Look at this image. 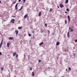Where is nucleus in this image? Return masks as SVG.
Instances as JSON below:
<instances>
[{
	"label": "nucleus",
	"mask_w": 77,
	"mask_h": 77,
	"mask_svg": "<svg viewBox=\"0 0 77 77\" xmlns=\"http://www.w3.org/2000/svg\"><path fill=\"white\" fill-rule=\"evenodd\" d=\"M77 42V39H75V42Z\"/></svg>",
	"instance_id": "nucleus-27"
},
{
	"label": "nucleus",
	"mask_w": 77,
	"mask_h": 77,
	"mask_svg": "<svg viewBox=\"0 0 77 77\" xmlns=\"http://www.w3.org/2000/svg\"><path fill=\"white\" fill-rule=\"evenodd\" d=\"M13 17H16V16H13Z\"/></svg>",
	"instance_id": "nucleus-47"
},
{
	"label": "nucleus",
	"mask_w": 77,
	"mask_h": 77,
	"mask_svg": "<svg viewBox=\"0 0 77 77\" xmlns=\"http://www.w3.org/2000/svg\"><path fill=\"white\" fill-rule=\"evenodd\" d=\"M1 3V1H0V3Z\"/></svg>",
	"instance_id": "nucleus-51"
},
{
	"label": "nucleus",
	"mask_w": 77,
	"mask_h": 77,
	"mask_svg": "<svg viewBox=\"0 0 77 77\" xmlns=\"http://www.w3.org/2000/svg\"><path fill=\"white\" fill-rule=\"evenodd\" d=\"M2 52H0V55H2Z\"/></svg>",
	"instance_id": "nucleus-38"
},
{
	"label": "nucleus",
	"mask_w": 77,
	"mask_h": 77,
	"mask_svg": "<svg viewBox=\"0 0 77 77\" xmlns=\"http://www.w3.org/2000/svg\"><path fill=\"white\" fill-rule=\"evenodd\" d=\"M57 8H59V6L58 5L57 6Z\"/></svg>",
	"instance_id": "nucleus-40"
},
{
	"label": "nucleus",
	"mask_w": 77,
	"mask_h": 77,
	"mask_svg": "<svg viewBox=\"0 0 77 77\" xmlns=\"http://www.w3.org/2000/svg\"><path fill=\"white\" fill-rule=\"evenodd\" d=\"M67 18L68 19L69 22H70V17H69V16H67Z\"/></svg>",
	"instance_id": "nucleus-2"
},
{
	"label": "nucleus",
	"mask_w": 77,
	"mask_h": 77,
	"mask_svg": "<svg viewBox=\"0 0 77 77\" xmlns=\"http://www.w3.org/2000/svg\"><path fill=\"white\" fill-rule=\"evenodd\" d=\"M32 32V33H34V31H33Z\"/></svg>",
	"instance_id": "nucleus-50"
},
{
	"label": "nucleus",
	"mask_w": 77,
	"mask_h": 77,
	"mask_svg": "<svg viewBox=\"0 0 77 77\" xmlns=\"http://www.w3.org/2000/svg\"><path fill=\"white\" fill-rule=\"evenodd\" d=\"M17 53L16 52H15L14 53H13V56H15V54H16Z\"/></svg>",
	"instance_id": "nucleus-18"
},
{
	"label": "nucleus",
	"mask_w": 77,
	"mask_h": 77,
	"mask_svg": "<svg viewBox=\"0 0 77 77\" xmlns=\"http://www.w3.org/2000/svg\"><path fill=\"white\" fill-rule=\"evenodd\" d=\"M66 71H67V72L68 71V70L67 69H66Z\"/></svg>",
	"instance_id": "nucleus-45"
},
{
	"label": "nucleus",
	"mask_w": 77,
	"mask_h": 77,
	"mask_svg": "<svg viewBox=\"0 0 77 77\" xmlns=\"http://www.w3.org/2000/svg\"><path fill=\"white\" fill-rule=\"evenodd\" d=\"M54 32L52 33L53 35H54V33H55V32L54 30Z\"/></svg>",
	"instance_id": "nucleus-28"
},
{
	"label": "nucleus",
	"mask_w": 77,
	"mask_h": 77,
	"mask_svg": "<svg viewBox=\"0 0 77 77\" xmlns=\"http://www.w3.org/2000/svg\"><path fill=\"white\" fill-rule=\"evenodd\" d=\"M68 3V0H66L65 3L66 4H67Z\"/></svg>",
	"instance_id": "nucleus-10"
},
{
	"label": "nucleus",
	"mask_w": 77,
	"mask_h": 77,
	"mask_svg": "<svg viewBox=\"0 0 77 77\" xmlns=\"http://www.w3.org/2000/svg\"><path fill=\"white\" fill-rule=\"evenodd\" d=\"M2 46V45L0 44V48H1Z\"/></svg>",
	"instance_id": "nucleus-34"
},
{
	"label": "nucleus",
	"mask_w": 77,
	"mask_h": 77,
	"mask_svg": "<svg viewBox=\"0 0 77 77\" xmlns=\"http://www.w3.org/2000/svg\"><path fill=\"white\" fill-rule=\"evenodd\" d=\"M29 57H30V55H29V56H28V59H29Z\"/></svg>",
	"instance_id": "nucleus-39"
},
{
	"label": "nucleus",
	"mask_w": 77,
	"mask_h": 77,
	"mask_svg": "<svg viewBox=\"0 0 77 77\" xmlns=\"http://www.w3.org/2000/svg\"><path fill=\"white\" fill-rule=\"evenodd\" d=\"M13 6V4H11V6Z\"/></svg>",
	"instance_id": "nucleus-41"
},
{
	"label": "nucleus",
	"mask_w": 77,
	"mask_h": 77,
	"mask_svg": "<svg viewBox=\"0 0 77 77\" xmlns=\"http://www.w3.org/2000/svg\"><path fill=\"white\" fill-rule=\"evenodd\" d=\"M21 9H22L21 8H20V9H19V11H21Z\"/></svg>",
	"instance_id": "nucleus-42"
},
{
	"label": "nucleus",
	"mask_w": 77,
	"mask_h": 77,
	"mask_svg": "<svg viewBox=\"0 0 77 77\" xmlns=\"http://www.w3.org/2000/svg\"><path fill=\"white\" fill-rule=\"evenodd\" d=\"M11 22H12L13 23H14L15 22V19H13L11 20Z\"/></svg>",
	"instance_id": "nucleus-4"
},
{
	"label": "nucleus",
	"mask_w": 77,
	"mask_h": 77,
	"mask_svg": "<svg viewBox=\"0 0 77 77\" xmlns=\"http://www.w3.org/2000/svg\"><path fill=\"white\" fill-rule=\"evenodd\" d=\"M29 68L30 69L29 70V71H32V68Z\"/></svg>",
	"instance_id": "nucleus-22"
},
{
	"label": "nucleus",
	"mask_w": 77,
	"mask_h": 77,
	"mask_svg": "<svg viewBox=\"0 0 77 77\" xmlns=\"http://www.w3.org/2000/svg\"><path fill=\"white\" fill-rule=\"evenodd\" d=\"M44 44V42H42L39 44V45H42V44Z\"/></svg>",
	"instance_id": "nucleus-13"
},
{
	"label": "nucleus",
	"mask_w": 77,
	"mask_h": 77,
	"mask_svg": "<svg viewBox=\"0 0 77 77\" xmlns=\"http://www.w3.org/2000/svg\"><path fill=\"white\" fill-rule=\"evenodd\" d=\"M71 69L70 67H69V71H71Z\"/></svg>",
	"instance_id": "nucleus-23"
},
{
	"label": "nucleus",
	"mask_w": 77,
	"mask_h": 77,
	"mask_svg": "<svg viewBox=\"0 0 77 77\" xmlns=\"http://www.w3.org/2000/svg\"><path fill=\"white\" fill-rule=\"evenodd\" d=\"M23 3H25V2H26V0H23Z\"/></svg>",
	"instance_id": "nucleus-31"
},
{
	"label": "nucleus",
	"mask_w": 77,
	"mask_h": 77,
	"mask_svg": "<svg viewBox=\"0 0 77 77\" xmlns=\"http://www.w3.org/2000/svg\"><path fill=\"white\" fill-rule=\"evenodd\" d=\"M32 76H34L35 75V74L34 72H32Z\"/></svg>",
	"instance_id": "nucleus-14"
},
{
	"label": "nucleus",
	"mask_w": 77,
	"mask_h": 77,
	"mask_svg": "<svg viewBox=\"0 0 77 77\" xmlns=\"http://www.w3.org/2000/svg\"><path fill=\"white\" fill-rule=\"evenodd\" d=\"M24 57L25 58H26V57H25V54H24Z\"/></svg>",
	"instance_id": "nucleus-44"
},
{
	"label": "nucleus",
	"mask_w": 77,
	"mask_h": 77,
	"mask_svg": "<svg viewBox=\"0 0 77 77\" xmlns=\"http://www.w3.org/2000/svg\"><path fill=\"white\" fill-rule=\"evenodd\" d=\"M13 39H14V38L12 37H10L9 38V39H10V40H12Z\"/></svg>",
	"instance_id": "nucleus-7"
},
{
	"label": "nucleus",
	"mask_w": 77,
	"mask_h": 77,
	"mask_svg": "<svg viewBox=\"0 0 77 77\" xmlns=\"http://www.w3.org/2000/svg\"><path fill=\"white\" fill-rule=\"evenodd\" d=\"M71 27V28H73V26H72Z\"/></svg>",
	"instance_id": "nucleus-43"
},
{
	"label": "nucleus",
	"mask_w": 77,
	"mask_h": 77,
	"mask_svg": "<svg viewBox=\"0 0 77 77\" xmlns=\"http://www.w3.org/2000/svg\"><path fill=\"white\" fill-rule=\"evenodd\" d=\"M18 3H17L16 5H15V9H17V6H18Z\"/></svg>",
	"instance_id": "nucleus-1"
},
{
	"label": "nucleus",
	"mask_w": 77,
	"mask_h": 77,
	"mask_svg": "<svg viewBox=\"0 0 77 77\" xmlns=\"http://www.w3.org/2000/svg\"><path fill=\"white\" fill-rule=\"evenodd\" d=\"M45 26H46V27H47V23L45 24Z\"/></svg>",
	"instance_id": "nucleus-32"
},
{
	"label": "nucleus",
	"mask_w": 77,
	"mask_h": 77,
	"mask_svg": "<svg viewBox=\"0 0 77 77\" xmlns=\"http://www.w3.org/2000/svg\"><path fill=\"white\" fill-rule=\"evenodd\" d=\"M48 35H50V31L48 30Z\"/></svg>",
	"instance_id": "nucleus-26"
},
{
	"label": "nucleus",
	"mask_w": 77,
	"mask_h": 77,
	"mask_svg": "<svg viewBox=\"0 0 77 77\" xmlns=\"http://www.w3.org/2000/svg\"><path fill=\"white\" fill-rule=\"evenodd\" d=\"M27 17V14L25 15L24 17V18H26Z\"/></svg>",
	"instance_id": "nucleus-8"
},
{
	"label": "nucleus",
	"mask_w": 77,
	"mask_h": 77,
	"mask_svg": "<svg viewBox=\"0 0 77 77\" xmlns=\"http://www.w3.org/2000/svg\"><path fill=\"white\" fill-rule=\"evenodd\" d=\"M20 1H21V0H19L18 2H20Z\"/></svg>",
	"instance_id": "nucleus-46"
},
{
	"label": "nucleus",
	"mask_w": 77,
	"mask_h": 77,
	"mask_svg": "<svg viewBox=\"0 0 77 77\" xmlns=\"http://www.w3.org/2000/svg\"><path fill=\"white\" fill-rule=\"evenodd\" d=\"M60 44V43L59 42H57L56 43V45H59V44Z\"/></svg>",
	"instance_id": "nucleus-9"
},
{
	"label": "nucleus",
	"mask_w": 77,
	"mask_h": 77,
	"mask_svg": "<svg viewBox=\"0 0 77 77\" xmlns=\"http://www.w3.org/2000/svg\"><path fill=\"white\" fill-rule=\"evenodd\" d=\"M15 3H16V1L14 2L13 3H12V4H14Z\"/></svg>",
	"instance_id": "nucleus-35"
},
{
	"label": "nucleus",
	"mask_w": 77,
	"mask_h": 77,
	"mask_svg": "<svg viewBox=\"0 0 77 77\" xmlns=\"http://www.w3.org/2000/svg\"><path fill=\"white\" fill-rule=\"evenodd\" d=\"M28 35L29 36H31V34H29Z\"/></svg>",
	"instance_id": "nucleus-25"
},
{
	"label": "nucleus",
	"mask_w": 77,
	"mask_h": 77,
	"mask_svg": "<svg viewBox=\"0 0 77 77\" xmlns=\"http://www.w3.org/2000/svg\"><path fill=\"white\" fill-rule=\"evenodd\" d=\"M69 30L70 32H72L73 31V29H72L71 28H69Z\"/></svg>",
	"instance_id": "nucleus-5"
},
{
	"label": "nucleus",
	"mask_w": 77,
	"mask_h": 77,
	"mask_svg": "<svg viewBox=\"0 0 77 77\" xmlns=\"http://www.w3.org/2000/svg\"><path fill=\"white\" fill-rule=\"evenodd\" d=\"M9 43H7V46L8 47H9Z\"/></svg>",
	"instance_id": "nucleus-17"
},
{
	"label": "nucleus",
	"mask_w": 77,
	"mask_h": 77,
	"mask_svg": "<svg viewBox=\"0 0 77 77\" xmlns=\"http://www.w3.org/2000/svg\"><path fill=\"white\" fill-rule=\"evenodd\" d=\"M50 10L49 11L50 12H51V11H52V9H51V8L50 9Z\"/></svg>",
	"instance_id": "nucleus-33"
},
{
	"label": "nucleus",
	"mask_w": 77,
	"mask_h": 77,
	"mask_svg": "<svg viewBox=\"0 0 77 77\" xmlns=\"http://www.w3.org/2000/svg\"><path fill=\"white\" fill-rule=\"evenodd\" d=\"M11 8H12V6H11Z\"/></svg>",
	"instance_id": "nucleus-53"
},
{
	"label": "nucleus",
	"mask_w": 77,
	"mask_h": 77,
	"mask_svg": "<svg viewBox=\"0 0 77 77\" xmlns=\"http://www.w3.org/2000/svg\"><path fill=\"white\" fill-rule=\"evenodd\" d=\"M29 42H31V40H29Z\"/></svg>",
	"instance_id": "nucleus-52"
},
{
	"label": "nucleus",
	"mask_w": 77,
	"mask_h": 77,
	"mask_svg": "<svg viewBox=\"0 0 77 77\" xmlns=\"http://www.w3.org/2000/svg\"><path fill=\"white\" fill-rule=\"evenodd\" d=\"M23 6H22L20 8L22 9H23Z\"/></svg>",
	"instance_id": "nucleus-36"
},
{
	"label": "nucleus",
	"mask_w": 77,
	"mask_h": 77,
	"mask_svg": "<svg viewBox=\"0 0 77 77\" xmlns=\"http://www.w3.org/2000/svg\"><path fill=\"white\" fill-rule=\"evenodd\" d=\"M15 32L16 35H18V31L16 30L15 31Z\"/></svg>",
	"instance_id": "nucleus-6"
},
{
	"label": "nucleus",
	"mask_w": 77,
	"mask_h": 77,
	"mask_svg": "<svg viewBox=\"0 0 77 77\" xmlns=\"http://www.w3.org/2000/svg\"><path fill=\"white\" fill-rule=\"evenodd\" d=\"M58 57H57V59H58Z\"/></svg>",
	"instance_id": "nucleus-49"
},
{
	"label": "nucleus",
	"mask_w": 77,
	"mask_h": 77,
	"mask_svg": "<svg viewBox=\"0 0 77 77\" xmlns=\"http://www.w3.org/2000/svg\"><path fill=\"white\" fill-rule=\"evenodd\" d=\"M67 23V20H65V24H66Z\"/></svg>",
	"instance_id": "nucleus-20"
},
{
	"label": "nucleus",
	"mask_w": 77,
	"mask_h": 77,
	"mask_svg": "<svg viewBox=\"0 0 77 77\" xmlns=\"http://www.w3.org/2000/svg\"><path fill=\"white\" fill-rule=\"evenodd\" d=\"M18 54H17L16 55V57H18Z\"/></svg>",
	"instance_id": "nucleus-24"
},
{
	"label": "nucleus",
	"mask_w": 77,
	"mask_h": 77,
	"mask_svg": "<svg viewBox=\"0 0 77 77\" xmlns=\"http://www.w3.org/2000/svg\"><path fill=\"white\" fill-rule=\"evenodd\" d=\"M41 32H42H42H43V31L42 30V31H41Z\"/></svg>",
	"instance_id": "nucleus-48"
},
{
	"label": "nucleus",
	"mask_w": 77,
	"mask_h": 77,
	"mask_svg": "<svg viewBox=\"0 0 77 77\" xmlns=\"http://www.w3.org/2000/svg\"><path fill=\"white\" fill-rule=\"evenodd\" d=\"M41 12H39L38 13V16H41Z\"/></svg>",
	"instance_id": "nucleus-11"
},
{
	"label": "nucleus",
	"mask_w": 77,
	"mask_h": 77,
	"mask_svg": "<svg viewBox=\"0 0 77 77\" xmlns=\"http://www.w3.org/2000/svg\"><path fill=\"white\" fill-rule=\"evenodd\" d=\"M1 69L2 71H3V69H4L3 67L1 68Z\"/></svg>",
	"instance_id": "nucleus-30"
},
{
	"label": "nucleus",
	"mask_w": 77,
	"mask_h": 77,
	"mask_svg": "<svg viewBox=\"0 0 77 77\" xmlns=\"http://www.w3.org/2000/svg\"><path fill=\"white\" fill-rule=\"evenodd\" d=\"M73 56H76V54H73Z\"/></svg>",
	"instance_id": "nucleus-29"
},
{
	"label": "nucleus",
	"mask_w": 77,
	"mask_h": 77,
	"mask_svg": "<svg viewBox=\"0 0 77 77\" xmlns=\"http://www.w3.org/2000/svg\"><path fill=\"white\" fill-rule=\"evenodd\" d=\"M65 13L66 14H68V12L66 11H65Z\"/></svg>",
	"instance_id": "nucleus-37"
},
{
	"label": "nucleus",
	"mask_w": 77,
	"mask_h": 77,
	"mask_svg": "<svg viewBox=\"0 0 77 77\" xmlns=\"http://www.w3.org/2000/svg\"><path fill=\"white\" fill-rule=\"evenodd\" d=\"M49 39V38H48V39Z\"/></svg>",
	"instance_id": "nucleus-54"
},
{
	"label": "nucleus",
	"mask_w": 77,
	"mask_h": 77,
	"mask_svg": "<svg viewBox=\"0 0 77 77\" xmlns=\"http://www.w3.org/2000/svg\"><path fill=\"white\" fill-rule=\"evenodd\" d=\"M38 62H39V63H40V62H42V60H38Z\"/></svg>",
	"instance_id": "nucleus-16"
},
{
	"label": "nucleus",
	"mask_w": 77,
	"mask_h": 77,
	"mask_svg": "<svg viewBox=\"0 0 77 77\" xmlns=\"http://www.w3.org/2000/svg\"><path fill=\"white\" fill-rule=\"evenodd\" d=\"M3 39L2 40V41L1 42V43L0 44H1L2 45V44H3Z\"/></svg>",
	"instance_id": "nucleus-21"
},
{
	"label": "nucleus",
	"mask_w": 77,
	"mask_h": 77,
	"mask_svg": "<svg viewBox=\"0 0 77 77\" xmlns=\"http://www.w3.org/2000/svg\"><path fill=\"white\" fill-rule=\"evenodd\" d=\"M66 11L68 12H69V10L68 8H66Z\"/></svg>",
	"instance_id": "nucleus-19"
},
{
	"label": "nucleus",
	"mask_w": 77,
	"mask_h": 77,
	"mask_svg": "<svg viewBox=\"0 0 77 77\" xmlns=\"http://www.w3.org/2000/svg\"><path fill=\"white\" fill-rule=\"evenodd\" d=\"M60 6L61 8H63L64 6H63V5L62 4H60Z\"/></svg>",
	"instance_id": "nucleus-3"
},
{
	"label": "nucleus",
	"mask_w": 77,
	"mask_h": 77,
	"mask_svg": "<svg viewBox=\"0 0 77 77\" xmlns=\"http://www.w3.org/2000/svg\"><path fill=\"white\" fill-rule=\"evenodd\" d=\"M34 74H36V73H34Z\"/></svg>",
	"instance_id": "nucleus-55"
},
{
	"label": "nucleus",
	"mask_w": 77,
	"mask_h": 77,
	"mask_svg": "<svg viewBox=\"0 0 77 77\" xmlns=\"http://www.w3.org/2000/svg\"><path fill=\"white\" fill-rule=\"evenodd\" d=\"M67 36L68 37H69V32H68L67 33Z\"/></svg>",
	"instance_id": "nucleus-12"
},
{
	"label": "nucleus",
	"mask_w": 77,
	"mask_h": 77,
	"mask_svg": "<svg viewBox=\"0 0 77 77\" xmlns=\"http://www.w3.org/2000/svg\"><path fill=\"white\" fill-rule=\"evenodd\" d=\"M21 28H22V26H21V27H18V29H21Z\"/></svg>",
	"instance_id": "nucleus-15"
}]
</instances>
